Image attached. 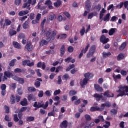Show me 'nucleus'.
<instances>
[{
    "label": "nucleus",
    "mask_w": 128,
    "mask_h": 128,
    "mask_svg": "<svg viewBox=\"0 0 128 128\" xmlns=\"http://www.w3.org/2000/svg\"><path fill=\"white\" fill-rule=\"evenodd\" d=\"M84 76L85 78H84L82 80H80V84L82 88L84 86L88 84V82L89 80L94 78V74L90 72H87L84 74Z\"/></svg>",
    "instance_id": "obj_1"
},
{
    "label": "nucleus",
    "mask_w": 128,
    "mask_h": 128,
    "mask_svg": "<svg viewBox=\"0 0 128 128\" xmlns=\"http://www.w3.org/2000/svg\"><path fill=\"white\" fill-rule=\"evenodd\" d=\"M120 89L117 92H120L118 95H117V98L118 96H128V93L126 94V92H128V86L121 85L118 87Z\"/></svg>",
    "instance_id": "obj_2"
},
{
    "label": "nucleus",
    "mask_w": 128,
    "mask_h": 128,
    "mask_svg": "<svg viewBox=\"0 0 128 128\" xmlns=\"http://www.w3.org/2000/svg\"><path fill=\"white\" fill-rule=\"evenodd\" d=\"M51 34L52 30L49 28H46L44 30H42L41 32L42 36H44V34H46L47 38H48V36H50Z\"/></svg>",
    "instance_id": "obj_3"
},
{
    "label": "nucleus",
    "mask_w": 128,
    "mask_h": 128,
    "mask_svg": "<svg viewBox=\"0 0 128 128\" xmlns=\"http://www.w3.org/2000/svg\"><path fill=\"white\" fill-rule=\"evenodd\" d=\"M48 106V101L46 102L45 104H44L42 101L38 102V108H43L44 110H46Z\"/></svg>",
    "instance_id": "obj_4"
},
{
    "label": "nucleus",
    "mask_w": 128,
    "mask_h": 128,
    "mask_svg": "<svg viewBox=\"0 0 128 128\" xmlns=\"http://www.w3.org/2000/svg\"><path fill=\"white\" fill-rule=\"evenodd\" d=\"M94 98H96V100H97V102H100V98L102 100H104V101L106 100V98L104 97V96H102V94H94Z\"/></svg>",
    "instance_id": "obj_5"
},
{
    "label": "nucleus",
    "mask_w": 128,
    "mask_h": 128,
    "mask_svg": "<svg viewBox=\"0 0 128 128\" xmlns=\"http://www.w3.org/2000/svg\"><path fill=\"white\" fill-rule=\"evenodd\" d=\"M12 76V74L10 72L6 71L4 72V76L2 79V82H4V80H8V78H10Z\"/></svg>",
    "instance_id": "obj_6"
},
{
    "label": "nucleus",
    "mask_w": 128,
    "mask_h": 128,
    "mask_svg": "<svg viewBox=\"0 0 128 128\" xmlns=\"http://www.w3.org/2000/svg\"><path fill=\"white\" fill-rule=\"evenodd\" d=\"M56 36V31H54L52 33V34L51 36H49L47 38V40L52 42L54 40V36Z\"/></svg>",
    "instance_id": "obj_7"
},
{
    "label": "nucleus",
    "mask_w": 128,
    "mask_h": 128,
    "mask_svg": "<svg viewBox=\"0 0 128 128\" xmlns=\"http://www.w3.org/2000/svg\"><path fill=\"white\" fill-rule=\"evenodd\" d=\"M0 88L2 90L1 94L2 96H4L6 94V84H2L0 86Z\"/></svg>",
    "instance_id": "obj_8"
},
{
    "label": "nucleus",
    "mask_w": 128,
    "mask_h": 128,
    "mask_svg": "<svg viewBox=\"0 0 128 128\" xmlns=\"http://www.w3.org/2000/svg\"><path fill=\"white\" fill-rule=\"evenodd\" d=\"M30 4H32V0H28V2L24 3L23 4L22 8H27L28 10H30Z\"/></svg>",
    "instance_id": "obj_9"
},
{
    "label": "nucleus",
    "mask_w": 128,
    "mask_h": 128,
    "mask_svg": "<svg viewBox=\"0 0 128 128\" xmlns=\"http://www.w3.org/2000/svg\"><path fill=\"white\" fill-rule=\"evenodd\" d=\"M88 48H90V44H87L85 49H83L82 50V52L80 53L79 56H78L79 58H80L82 56V55L84 54H86V52H88Z\"/></svg>",
    "instance_id": "obj_10"
},
{
    "label": "nucleus",
    "mask_w": 128,
    "mask_h": 128,
    "mask_svg": "<svg viewBox=\"0 0 128 128\" xmlns=\"http://www.w3.org/2000/svg\"><path fill=\"white\" fill-rule=\"evenodd\" d=\"M109 40H110L108 38H106L104 35H102L100 38V42H102L104 44H107V42H108Z\"/></svg>",
    "instance_id": "obj_11"
},
{
    "label": "nucleus",
    "mask_w": 128,
    "mask_h": 128,
    "mask_svg": "<svg viewBox=\"0 0 128 128\" xmlns=\"http://www.w3.org/2000/svg\"><path fill=\"white\" fill-rule=\"evenodd\" d=\"M103 96H106V98H114V95L112 93L110 94V90H108L104 93Z\"/></svg>",
    "instance_id": "obj_12"
},
{
    "label": "nucleus",
    "mask_w": 128,
    "mask_h": 128,
    "mask_svg": "<svg viewBox=\"0 0 128 128\" xmlns=\"http://www.w3.org/2000/svg\"><path fill=\"white\" fill-rule=\"evenodd\" d=\"M25 48H26L28 52H32V46L30 42H27L25 46Z\"/></svg>",
    "instance_id": "obj_13"
},
{
    "label": "nucleus",
    "mask_w": 128,
    "mask_h": 128,
    "mask_svg": "<svg viewBox=\"0 0 128 128\" xmlns=\"http://www.w3.org/2000/svg\"><path fill=\"white\" fill-rule=\"evenodd\" d=\"M94 88L96 92H102L104 90L102 88L100 87V86L98 84H94Z\"/></svg>",
    "instance_id": "obj_14"
},
{
    "label": "nucleus",
    "mask_w": 128,
    "mask_h": 128,
    "mask_svg": "<svg viewBox=\"0 0 128 128\" xmlns=\"http://www.w3.org/2000/svg\"><path fill=\"white\" fill-rule=\"evenodd\" d=\"M29 26H30V20L28 19L24 23L23 28H24V30H26V28H28Z\"/></svg>",
    "instance_id": "obj_15"
},
{
    "label": "nucleus",
    "mask_w": 128,
    "mask_h": 128,
    "mask_svg": "<svg viewBox=\"0 0 128 128\" xmlns=\"http://www.w3.org/2000/svg\"><path fill=\"white\" fill-rule=\"evenodd\" d=\"M30 12L28 10H25L24 11H20L18 13V16H26V14H28Z\"/></svg>",
    "instance_id": "obj_16"
},
{
    "label": "nucleus",
    "mask_w": 128,
    "mask_h": 128,
    "mask_svg": "<svg viewBox=\"0 0 128 128\" xmlns=\"http://www.w3.org/2000/svg\"><path fill=\"white\" fill-rule=\"evenodd\" d=\"M28 99L29 102H30V100H32L34 102H35V100H36V97L32 94H30L29 96H28Z\"/></svg>",
    "instance_id": "obj_17"
},
{
    "label": "nucleus",
    "mask_w": 128,
    "mask_h": 128,
    "mask_svg": "<svg viewBox=\"0 0 128 128\" xmlns=\"http://www.w3.org/2000/svg\"><path fill=\"white\" fill-rule=\"evenodd\" d=\"M110 13L107 14L104 18V22H108L110 20Z\"/></svg>",
    "instance_id": "obj_18"
},
{
    "label": "nucleus",
    "mask_w": 128,
    "mask_h": 128,
    "mask_svg": "<svg viewBox=\"0 0 128 128\" xmlns=\"http://www.w3.org/2000/svg\"><path fill=\"white\" fill-rule=\"evenodd\" d=\"M48 44V40L46 41V40H42L40 42V46H46Z\"/></svg>",
    "instance_id": "obj_19"
},
{
    "label": "nucleus",
    "mask_w": 128,
    "mask_h": 128,
    "mask_svg": "<svg viewBox=\"0 0 128 128\" xmlns=\"http://www.w3.org/2000/svg\"><path fill=\"white\" fill-rule=\"evenodd\" d=\"M92 6V4L90 3V2L88 0H87L86 2V8L88 10H90V8Z\"/></svg>",
    "instance_id": "obj_20"
},
{
    "label": "nucleus",
    "mask_w": 128,
    "mask_h": 128,
    "mask_svg": "<svg viewBox=\"0 0 128 128\" xmlns=\"http://www.w3.org/2000/svg\"><path fill=\"white\" fill-rule=\"evenodd\" d=\"M13 46L16 48H21L22 46L20 44L16 42H13Z\"/></svg>",
    "instance_id": "obj_21"
},
{
    "label": "nucleus",
    "mask_w": 128,
    "mask_h": 128,
    "mask_svg": "<svg viewBox=\"0 0 128 128\" xmlns=\"http://www.w3.org/2000/svg\"><path fill=\"white\" fill-rule=\"evenodd\" d=\"M20 104L22 106H28V100L24 98L22 101L20 102Z\"/></svg>",
    "instance_id": "obj_22"
},
{
    "label": "nucleus",
    "mask_w": 128,
    "mask_h": 128,
    "mask_svg": "<svg viewBox=\"0 0 128 128\" xmlns=\"http://www.w3.org/2000/svg\"><path fill=\"white\" fill-rule=\"evenodd\" d=\"M102 54V56L103 58H104L110 56L112 54L110 53V52H104Z\"/></svg>",
    "instance_id": "obj_23"
},
{
    "label": "nucleus",
    "mask_w": 128,
    "mask_h": 128,
    "mask_svg": "<svg viewBox=\"0 0 128 128\" xmlns=\"http://www.w3.org/2000/svg\"><path fill=\"white\" fill-rule=\"evenodd\" d=\"M60 50L61 56H62L64 54V52H65L64 50H66V47L64 46V45H62L61 46Z\"/></svg>",
    "instance_id": "obj_24"
},
{
    "label": "nucleus",
    "mask_w": 128,
    "mask_h": 128,
    "mask_svg": "<svg viewBox=\"0 0 128 128\" xmlns=\"http://www.w3.org/2000/svg\"><path fill=\"white\" fill-rule=\"evenodd\" d=\"M68 126V121L64 120L60 124V128H66Z\"/></svg>",
    "instance_id": "obj_25"
},
{
    "label": "nucleus",
    "mask_w": 128,
    "mask_h": 128,
    "mask_svg": "<svg viewBox=\"0 0 128 128\" xmlns=\"http://www.w3.org/2000/svg\"><path fill=\"white\" fill-rule=\"evenodd\" d=\"M16 59L12 60L9 63L10 66H14V64H16Z\"/></svg>",
    "instance_id": "obj_26"
},
{
    "label": "nucleus",
    "mask_w": 128,
    "mask_h": 128,
    "mask_svg": "<svg viewBox=\"0 0 128 128\" xmlns=\"http://www.w3.org/2000/svg\"><path fill=\"white\" fill-rule=\"evenodd\" d=\"M62 4V0H57L56 2L54 3V6L56 8H58Z\"/></svg>",
    "instance_id": "obj_27"
},
{
    "label": "nucleus",
    "mask_w": 128,
    "mask_h": 128,
    "mask_svg": "<svg viewBox=\"0 0 128 128\" xmlns=\"http://www.w3.org/2000/svg\"><path fill=\"white\" fill-rule=\"evenodd\" d=\"M12 24V21L8 19L5 20V24H4L3 28H4V26H10Z\"/></svg>",
    "instance_id": "obj_28"
},
{
    "label": "nucleus",
    "mask_w": 128,
    "mask_h": 128,
    "mask_svg": "<svg viewBox=\"0 0 128 128\" xmlns=\"http://www.w3.org/2000/svg\"><path fill=\"white\" fill-rule=\"evenodd\" d=\"M126 46V42H123L120 46L119 50H123L124 48Z\"/></svg>",
    "instance_id": "obj_29"
},
{
    "label": "nucleus",
    "mask_w": 128,
    "mask_h": 128,
    "mask_svg": "<svg viewBox=\"0 0 128 128\" xmlns=\"http://www.w3.org/2000/svg\"><path fill=\"white\" fill-rule=\"evenodd\" d=\"M56 14H52L49 16L48 17V20H56Z\"/></svg>",
    "instance_id": "obj_30"
},
{
    "label": "nucleus",
    "mask_w": 128,
    "mask_h": 128,
    "mask_svg": "<svg viewBox=\"0 0 128 128\" xmlns=\"http://www.w3.org/2000/svg\"><path fill=\"white\" fill-rule=\"evenodd\" d=\"M124 58V55L121 53L118 56L117 60H122Z\"/></svg>",
    "instance_id": "obj_31"
},
{
    "label": "nucleus",
    "mask_w": 128,
    "mask_h": 128,
    "mask_svg": "<svg viewBox=\"0 0 128 128\" xmlns=\"http://www.w3.org/2000/svg\"><path fill=\"white\" fill-rule=\"evenodd\" d=\"M96 46L93 45L90 47L89 51L92 52V54H94V52H96Z\"/></svg>",
    "instance_id": "obj_32"
},
{
    "label": "nucleus",
    "mask_w": 128,
    "mask_h": 128,
    "mask_svg": "<svg viewBox=\"0 0 128 128\" xmlns=\"http://www.w3.org/2000/svg\"><path fill=\"white\" fill-rule=\"evenodd\" d=\"M10 98V102H11L12 104H14L16 103V99L14 98V96L11 95Z\"/></svg>",
    "instance_id": "obj_33"
},
{
    "label": "nucleus",
    "mask_w": 128,
    "mask_h": 128,
    "mask_svg": "<svg viewBox=\"0 0 128 128\" xmlns=\"http://www.w3.org/2000/svg\"><path fill=\"white\" fill-rule=\"evenodd\" d=\"M116 32V28H112L108 32L109 36H112Z\"/></svg>",
    "instance_id": "obj_34"
},
{
    "label": "nucleus",
    "mask_w": 128,
    "mask_h": 128,
    "mask_svg": "<svg viewBox=\"0 0 128 128\" xmlns=\"http://www.w3.org/2000/svg\"><path fill=\"white\" fill-rule=\"evenodd\" d=\"M10 36H14V34H16V31L12 30H10L9 32Z\"/></svg>",
    "instance_id": "obj_35"
},
{
    "label": "nucleus",
    "mask_w": 128,
    "mask_h": 128,
    "mask_svg": "<svg viewBox=\"0 0 128 128\" xmlns=\"http://www.w3.org/2000/svg\"><path fill=\"white\" fill-rule=\"evenodd\" d=\"M113 78L115 80H120V78H122V76L120 74L118 75H113Z\"/></svg>",
    "instance_id": "obj_36"
},
{
    "label": "nucleus",
    "mask_w": 128,
    "mask_h": 128,
    "mask_svg": "<svg viewBox=\"0 0 128 128\" xmlns=\"http://www.w3.org/2000/svg\"><path fill=\"white\" fill-rule=\"evenodd\" d=\"M105 124H106L103 126L104 128H108L110 126V122L106 121Z\"/></svg>",
    "instance_id": "obj_37"
},
{
    "label": "nucleus",
    "mask_w": 128,
    "mask_h": 128,
    "mask_svg": "<svg viewBox=\"0 0 128 128\" xmlns=\"http://www.w3.org/2000/svg\"><path fill=\"white\" fill-rule=\"evenodd\" d=\"M110 112L112 116L116 115L118 114V110L116 109H112L110 110Z\"/></svg>",
    "instance_id": "obj_38"
},
{
    "label": "nucleus",
    "mask_w": 128,
    "mask_h": 128,
    "mask_svg": "<svg viewBox=\"0 0 128 128\" xmlns=\"http://www.w3.org/2000/svg\"><path fill=\"white\" fill-rule=\"evenodd\" d=\"M100 110V108L98 106H92L90 108L91 112H96V110Z\"/></svg>",
    "instance_id": "obj_39"
},
{
    "label": "nucleus",
    "mask_w": 128,
    "mask_h": 128,
    "mask_svg": "<svg viewBox=\"0 0 128 128\" xmlns=\"http://www.w3.org/2000/svg\"><path fill=\"white\" fill-rule=\"evenodd\" d=\"M26 120L27 122H34V116H28L27 117Z\"/></svg>",
    "instance_id": "obj_40"
},
{
    "label": "nucleus",
    "mask_w": 128,
    "mask_h": 128,
    "mask_svg": "<svg viewBox=\"0 0 128 128\" xmlns=\"http://www.w3.org/2000/svg\"><path fill=\"white\" fill-rule=\"evenodd\" d=\"M66 38V34H62V35L59 36L58 37V38H60V40H64V38Z\"/></svg>",
    "instance_id": "obj_41"
},
{
    "label": "nucleus",
    "mask_w": 128,
    "mask_h": 128,
    "mask_svg": "<svg viewBox=\"0 0 128 128\" xmlns=\"http://www.w3.org/2000/svg\"><path fill=\"white\" fill-rule=\"evenodd\" d=\"M28 92H36V89L34 88V87H28Z\"/></svg>",
    "instance_id": "obj_42"
},
{
    "label": "nucleus",
    "mask_w": 128,
    "mask_h": 128,
    "mask_svg": "<svg viewBox=\"0 0 128 128\" xmlns=\"http://www.w3.org/2000/svg\"><path fill=\"white\" fill-rule=\"evenodd\" d=\"M46 54H54V50H49L46 51Z\"/></svg>",
    "instance_id": "obj_43"
},
{
    "label": "nucleus",
    "mask_w": 128,
    "mask_h": 128,
    "mask_svg": "<svg viewBox=\"0 0 128 128\" xmlns=\"http://www.w3.org/2000/svg\"><path fill=\"white\" fill-rule=\"evenodd\" d=\"M28 62H30V60H24L22 61V66H26V64H27V66H28Z\"/></svg>",
    "instance_id": "obj_44"
},
{
    "label": "nucleus",
    "mask_w": 128,
    "mask_h": 128,
    "mask_svg": "<svg viewBox=\"0 0 128 128\" xmlns=\"http://www.w3.org/2000/svg\"><path fill=\"white\" fill-rule=\"evenodd\" d=\"M18 82L20 84H24V79L23 78H19Z\"/></svg>",
    "instance_id": "obj_45"
},
{
    "label": "nucleus",
    "mask_w": 128,
    "mask_h": 128,
    "mask_svg": "<svg viewBox=\"0 0 128 128\" xmlns=\"http://www.w3.org/2000/svg\"><path fill=\"white\" fill-rule=\"evenodd\" d=\"M38 96V98H42V96H44V91L42 90L39 91Z\"/></svg>",
    "instance_id": "obj_46"
},
{
    "label": "nucleus",
    "mask_w": 128,
    "mask_h": 128,
    "mask_svg": "<svg viewBox=\"0 0 128 128\" xmlns=\"http://www.w3.org/2000/svg\"><path fill=\"white\" fill-rule=\"evenodd\" d=\"M70 96H74V94H76V92L74 90H72L69 92Z\"/></svg>",
    "instance_id": "obj_47"
},
{
    "label": "nucleus",
    "mask_w": 128,
    "mask_h": 128,
    "mask_svg": "<svg viewBox=\"0 0 128 128\" xmlns=\"http://www.w3.org/2000/svg\"><path fill=\"white\" fill-rule=\"evenodd\" d=\"M14 72H16V74H18V72H22V70L20 68H16L14 69Z\"/></svg>",
    "instance_id": "obj_48"
},
{
    "label": "nucleus",
    "mask_w": 128,
    "mask_h": 128,
    "mask_svg": "<svg viewBox=\"0 0 128 128\" xmlns=\"http://www.w3.org/2000/svg\"><path fill=\"white\" fill-rule=\"evenodd\" d=\"M124 6V2H120V4H117L116 6V8H122V6Z\"/></svg>",
    "instance_id": "obj_49"
},
{
    "label": "nucleus",
    "mask_w": 128,
    "mask_h": 128,
    "mask_svg": "<svg viewBox=\"0 0 128 128\" xmlns=\"http://www.w3.org/2000/svg\"><path fill=\"white\" fill-rule=\"evenodd\" d=\"M10 88H11L12 90H15L16 88V83L12 84L10 85Z\"/></svg>",
    "instance_id": "obj_50"
},
{
    "label": "nucleus",
    "mask_w": 128,
    "mask_h": 128,
    "mask_svg": "<svg viewBox=\"0 0 128 128\" xmlns=\"http://www.w3.org/2000/svg\"><path fill=\"white\" fill-rule=\"evenodd\" d=\"M85 32H86V30H85L84 26H82V29L80 31V34L81 36H84V34Z\"/></svg>",
    "instance_id": "obj_51"
},
{
    "label": "nucleus",
    "mask_w": 128,
    "mask_h": 128,
    "mask_svg": "<svg viewBox=\"0 0 128 128\" xmlns=\"http://www.w3.org/2000/svg\"><path fill=\"white\" fill-rule=\"evenodd\" d=\"M41 18H42V14H38L36 16V20H37L38 22H39Z\"/></svg>",
    "instance_id": "obj_52"
},
{
    "label": "nucleus",
    "mask_w": 128,
    "mask_h": 128,
    "mask_svg": "<svg viewBox=\"0 0 128 128\" xmlns=\"http://www.w3.org/2000/svg\"><path fill=\"white\" fill-rule=\"evenodd\" d=\"M120 74H122V76H126V74H128V72H126V71L124 70H120Z\"/></svg>",
    "instance_id": "obj_53"
},
{
    "label": "nucleus",
    "mask_w": 128,
    "mask_h": 128,
    "mask_svg": "<svg viewBox=\"0 0 128 128\" xmlns=\"http://www.w3.org/2000/svg\"><path fill=\"white\" fill-rule=\"evenodd\" d=\"M17 92L18 94H20V96H22V88H20L17 89Z\"/></svg>",
    "instance_id": "obj_54"
},
{
    "label": "nucleus",
    "mask_w": 128,
    "mask_h": 128,
    "mask_svg": "<svg viewBox=\"0 0 128 128\" xmlns=\"http://www.w3.org/2000/svg\"><path fill=\"white\" fill-rule=\"evenodd\" d=\"M34 86L36 88H40V82L39 81H36L34 83Z\"/></svg>",
    "instance_id": "obj_55"
},
{
    "label": "nucleus",
    "mask_w": 128,
    "mask_h": 128,
    "mask_svg": "<svg viewBox=\"0 0 128 128\" xmlns=\"http://www.w3.org/2000/svg\"><path fill=\"white\" fill-rule=\"evenodd\" d=\"M70 78V76H68V74H65L63 76H62V80H66Z\"/></svg>",
    "instance_id": "obj_56"
},
{
    "label": "nucleus",
    "mask_w": 128,
    "mask_h": 128,
    "mask_svg": "<svg viewBox=\"0 0 128 128\" xmlns=\"http://www.w3.org/2000/svg\"><path fill=\"white\" fill-rule=\"evenodd\" d=\"M96 8L97 12H100L102 8V6H100V4H98V6H96Z\"/></svg>",
    "instance_id": "obj_57"
},
{
    "label": "nucleus",
    "mask_w": 128,
    "mask_h": 128,
    "mask_svg": "<svg viewBox=\"0 0 128 128\" xmlns=\"http://www.w3.org/2000/svg\"><path fill=\"white\" fill-rule=\"evenodd\" d=\"M68 52H74V47L70 46L68 48Z\"/></svg>",
    "instance_id": "obj_58"
},
{
    "label": "nucleus",
    "mask_w": 128,
    "mask_h": 128,
    "mask_svg": "<svg viewBox=\"0 0 128 128\" xmlns=\"http://www.w3.org/2000/svg\"><path fill=\"white\" fill-rule=\"evenodd\" d=\"M50 92H52V90H46L45 92V94H46V96H52Z\"/></svg>",
    "instance_id": "obj_59"
},
{
    "label": "nucleus",
    "mask_w": 128,
    "mask_h": 128,
    "mask_svg": "<svg viewBox=\"0 0 128 128\" xmlns=\"http://www.w3.org/2000/svg\"><path fill=\"white\" fill-rule=\"evenodd\" d=\"M44 4L50 6V4H52V1H50V0H46L44 3Z\"/></svg>",
    "instance_id": "obj_60"
},
{
    "label": "nucleus",
    "mask_w": 128,
    "mask_h": 128,
    "mask_svg": "<svg viewBox=\"0 0 128 128\" xmlns=\"http://www.w3.org/2000/svg\"><path fill=\"white\" fill-rule=\"evenodd\" d=\"M14 120L16 122H18L20 120H18V114H14Z\"/></svg>",
    "instance_id": "obj_61"
},
{
    "label": "nucleus",
    "mask_w": 128,
    "mask_h": 128,
    "mask_svg": "<svg viewBox=\"0 0 128 128\" xmlns=\"http://www.w3.org/2000/svg\"><path fill=\"white\" fill-rule=\"evenodd\" d=\"M94 56V53L89 51V52L87 54L86 56L87 58H90V56Z\"/></svg>",
    "instance_id": "obj_62"
},
{
    "label": "nucleus",
    "mask_w": 128,
    "mask_h": 128,
    "mask_svg": "<svg viewBox=\"0 0 128 128\" xmlns=\"http://www.w3.org/2000/svg\"><path fill=\"white\" fill-rule=\"evenodd\" d=\"M16 102H20V96L18 95H16Z\"/></svg>",
    "instance_id": "obj_63"
},
{
    "label": "nucleus",
    "mask_w": 128,
    "mask_h": 128,
    "mask_svg": "<svg viewBox=\"0 0 128 128\" xmlns=\"http://www.w3.org/2000/svg\"><path fill=\"white\" fill-rule=\"evenodd\" d=\"M85 118L86 120H91L92 118H90V116L88 114L85 115Z\"/></svg>",
    "instance_id": "obj_64"
}]
</instances>
